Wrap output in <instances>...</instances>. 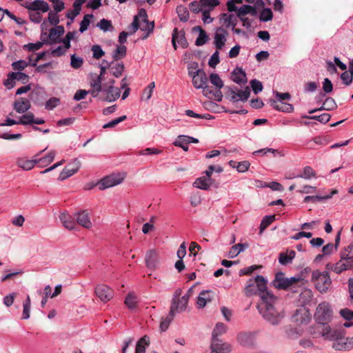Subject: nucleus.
I'll use <instances>...</instances> for the list:
<instances>
[{
    "instance_id": "obj_1",
    "label": "nucleus",
    "mask_w": 353,
    "mask_h": 353,
    "mask_svg": "<svg viewBox=\"0 0 353 353\" xmlns=\"http://www.w3.org/2000/svg\"><path fill=\"white\" fill-rule=\"evenodd\" d=\"M277 298L272 293H266L262 296L261 302L258 305V309L263 317L272 325L278 324L283 315L276 310L274 305Z\"/></svg>"
},
{
    "instance_id": "obj_2",
    "label": "nucleus",
    "mask_w": 353,
    "mask_h": 353,
    "mask_svg": "<svg viewBox=\"0 0 353 353\" xmlns=\"http://www.w3.org/2000/svg\"><path fill=\"white\" fill-rule=\"evenodd\" d=\"M259 293L261 299L266 293H270L267 290V281L263 276L257 275L254 279H250L247 281L245 288L246 296H252Z\"/></svg>"
},
{
    "instance_id": "obj_3",
    "label": "nucleus",
    "mask_w": 353,
    "mask_h": 353,
    "mask_svg": "<svg viewBox=\"0 0 353 353\" xmlns=\"http://www.w3.org/2000/svg\"><path fill=\"white\" fill-rule=\"evenodd\" d=\"M312 281L321 293L327 292L332 285V280L327 272L314 270L312 273Z\"/></svg>"
},
{
    "instance_id": "obj_4",
    "label": "nucleus",
    "mask_w": 353,
    "mask_h": 353,
    "mask_svg": "<svg viewBox=\"0 0 353 353\" xmlns=\"http://www.w3.org/2000/svg\"><path fill=\"white\" fill-rule=\"evenodd\" d=\"M314 318L320 324H327L332 318V309L331 305L325 301L320 303L316 307Z\"/></svg>"
},
{
    "instance_id": "obj_5",
    "label": "nucleus",
    "mask_w": 353,
    "mask_h": 353,
    "mask_svg": "<svg viewBox=\"0 0 353 353\" xmlns=\"http://www.w3.org/2000/svg\"><path fill=\"white\" fill-rule=\"evenodd\" d=\"M226 98L232 102L246 101L250 95V89L246 87L243 90L238 89L236 87H226Z\"/></svg>"
},
{
    "instance_id": "obj_6",
    "label": "nucleus",
    "mask_w": 353,
    "mask_h": 353,
    "mask_svg": "<svg viewBox=\"0 0 353 353\" xmlns=\"http://www.w3.org/2000/svg\"><path fill=\"white\" fill-rule=\"evenodd\" d=\"M326 269L334 272L336 274H341L344 271L353 269V259H347V257H343L341 254L340 260L335 263H328L326 265Z\"/></svg>"
},
{
    "instance_id": "obj_7",
    "label": "nucleus",
    "mask_w": 353,
    "mask_h": 353,
    "mask_svg": "<svg viewBox=\"0 0 353 353\" xmlns=\"http://www.w3.org/2000/svg\"><path fill=\"white\" fill-rule=\"evenodd\" d=\"M125 177V173H117L106 176L98 183L99 188L103 190L117 185L123 181Z\"/></svg>"
},
{
    "instance_id": "obj_8",
    "label": "nucleus",
    "mask_w": 353,
    "mask_h": 353,
    "mask_svg": "<svg viewBox=\"0 0 353 353\" xmlns=\"http://www.w3.org/2000/svg\"><path fill=\"white\" fill-rule=\"evenodd\" d=\"M189 76L192 77L195 88L204 90L208 88V77L203 70H190Z\"/></svg>"
},
{
    "instance_id": "obj_9",
    "label": "nucleus",
    "mask_w": 353,
    "mask_h": 353,
    "mask_svg": "<svg viewBox=\"0 0 353 353\" xmlns=\"http://www.w3.org/2000/svg\"><path fill=\"white\" fill-rule=\"evenodd\" d=\"M192 289L190 288L188 292L181 298L177 299L175 301H172L170 310V316H174L176 312L180 313L185 310Z\"/></svg>"
},
{
    "instance_id": "obj_10",
    "label": "nucleus",
    "mask_w": 353,
    "mask_h": 353,
    "mask_svg": "<svg viewBox=\"0 0 353 353\" xmlns=\"http://www.w3.org/2000/svg\"><path fill=\"white\" fill-rule=\"evenodd\" d=\"M301 280L302 279L300 277L284 278L282 272H278L275 276L274 285L278 289H288Z\"/></svg>"
},
{
    "instance_id": "obj_11",
    "label": "nucleus",
    "mask_w": 353,
    "mask_h": 353,
    "mask_svg": "<svg viewBox=\"0 0 353 353\" xmlns=\"http://www.w3.org/2000/svg\"><path fill=\"white\" fill-rule=\"evenodd\" d=\"M310 319L309 310L304 306L296 309L292 315V321L298 325L308 323Z\"/></svg>"
},
{
    "instance_id": "obj_12",
    "label": "nucleus",
    "mask_w": 353,
    "mask_h": 353,
    "mask_svg": "<svg viewBox=\"0 0 353 353\" xmlns=\"http://www.w3.org/2000/svg\"><path fill=\"white\" fill-rule=\"evenodd\" d=\"M22 6L29 11H36L44 13L50 10L48 3L43 0H34L31 2L26 1L22 4Z\"/></svg>"
},
{
    "instance_id": "obj_13",
    "label": "nucleus",
    "mask_w": 353,
    "mask_h": 353,
    "mask_svg": "<svg viewBox=\"0 0 353 353\" xmlns=\"http://www.w3.org/2000/svg\"><path fill=\"white\" fill-rule=\"evenodd\" d=\"M97 296L104 303L110 301L114 296V291L104 284L98 285L95 288Z\"/></svg>"
},
{
    "instance_id": "obj_14",
    "label": "nucleus",
    "mask_w": 353,
    "mask_h": 353,
    "mask_svg": "<svg viewBox=\"0 0 353 353\" xmlns=\"http://www.w3.org/2000/svg\"><path fill=\"white\" fill-rule=\"evenodd\" d=\"M228 36V31L223 28H217L214 35V44L216 50H222Z\"/></svg>"
},
{
    "instance_id": "obj_15",
    "label": "nucleus",
    "mask_w": 353,
    "mask_h": 353,
    "mask_svg": "<svg viewBox=\"0 0 353 353\" xmlns=\"http://www.w3.org/2000/svg\"><path fill=\"white\" fill-rule=\"evenodd\" d=\"M176 42L183 48H186L188 46V41L185 37V32L183 30L178 31L175 28L172 32V44L174 50H176Z\"/></svg>"
},
{
    "instance_id": "obj_16",
    "label": "nucleus",
    "mask_w": 353,
    "mask_h": 353,
    "mask_svg": "<svg viewBox=\"0 0 353 353\" xmlns=\"http://www.w3.org/2000/svg\"><path fill=\"white\" fill-rule=\"evenodd\" d=\"M77 223L86 229H90L92 227V223L90 220V214L88 210H81L75 214Z\"/></svg>"
},
{
    "instance_id": "obj_17",
    "label": "nucleus",
    "mask_w": 353,
    "mask_h": 353,
    "mask_svg": "<svg viewBox=\"0 0 353 353\" xmlns=\"http://www.w3.org/2000/svg\"><path fill=\"white\" fill-rule=\"evenodd\" d=\"M210 348L211 353H228L231 351L230 345L222 343L219 339H212Z\"/></svg>"
},
{
    "instance_id": "obj_18",
    "label": "nucleus",
    "mask_w": 353,
    "mask_h": 353,
    "mask_svg": "<svg viewBox=\"0 0 353 353\" xmlns=\"http://www.w3.org/2000/svg\"><path fill=\"white\" fill-rule=\"evenodd\" d=\"M213 292L210 290H203L197 297L196 305L198 308L204 307L206 304L211 302L213 298Z\"/></svg>"
},
{
    "instance_id": "obj_19",
    "label": "nucleus",
    "mask_w": 353,
    "mask_h": 353,
    "mask_svg": "<svg viewBox=\"0 0 353 353\" xmlns=\"http://www.w3.org/2000/svg\"><path fill=\"white\" fill-rule=\"evenodd\" d=\"M231 79L239 85L244 84L247 82L246 74L241 68L236 67L231 74Z\"/></svg>"
},
{
    "instance_id": "obj_20",
    "label": "nucleus",
    "mask_w": 353,
    "mask_h": 353,
    "mask_svg": "<svg viewBox=\"0 0 353 353\" xmlns=\"http://www.w3.org/2000/svg\"><path fill=\"white\" fill-rule=\"evenodd\" d=\"M31 107L30 101L21 97L16 101L14 103V109L18 113H24L28 111Z\"/></svg>"
},
{
    "instance_id": "obj_21",
    "label": "nucleus",
    "mask_w": 353,
    "mask_h": 353,
    "mask_svg": "<svg viewBox=\"0 0 353 353\" xmlns=\"http://www.w3.org/2000/svg\"><path fill=\"white\" fill-rule=\"evenodd\" d=\"M106 93L104 100L108 102L116 101L120 97V90L118 88L110 85L108 88L103 90Z\"/></svg>"
},
{
    "instance_id": "obj_22",
    "label": "nucleus",
    "mask_w": 353,
    "mask_h": 353,
    "mask_svg": "<svg viewBox=\"0 0 353 353\" xmlns=\"http://www.w3.org/2000/svg\"><path fill=\"white\" fill-rule=\"evenodd\" d=\"M192 32H199V36L196 39L195 45L201 46L205 44L209 40V37L206 32L201 26H195L192 28Z\"/></svg>"
},
{
    "instance_id": "obj_23",
    "label": "nucleus",
    "mask_w": 353,
    "mask_h": 353,
    "mask_svg": "<svg viewBox=\"0 0 353 353\" xmlns=\"http://www.w3.org/2000/svg\"><path fill=\"white\" fill-rule=\"evenodd\" d=\"M212 185V179L208 176H201L195 180L193 185L199 189L207 190Z\"/></svg>"
},
{
    "instance_id": "obj_24",
    "label": "nucleus",
    "mask_w": 353,
    "mask_h": 353,
    "mask_svg": "<svg viewBox=\"0 0 353 353\" xmlns=\"http://www.w3.org/2000/svg\"><path fill=\"white\" fill-rule=\"evenodd\" d=\"M59 219L66 229L72 230L76 228V222L69 214L65 212L61 213Z\"/></svg>"
},
{
    "instance_id": "obj_25",
    "label": "nucleus",
    "mask_w": 353,
    "mask_h": 353,
    "mask_svg": "<svg viewBox=\"0 0 353 353\" xmlns=\"http://www.w3.org/2000/svg\"><path fill=\"white\" fill-rule=\"evenodd\" d=\"M64 31L62 26H56L55 28H51L48 35V43L57 42V39L63 34Z\"/></svg>"
},
{
    "instance_id": "obj_26",
    "label": "nucleus",
    "mask_w": 353,
    "mask_h": 353,
    "mask_svg": "<svg viewBox=\"0 0 353 353\" xmlns=\"http://www.w3.org/2000/svg\"><path fill=\"white\" fill-rule=\"evenodd\" d=\"M202 93L205 97H208L209 99H213L214 100L219 102L221 101L223 98V94L222 92H221V89L219 88L216 90H212L210 89L209 87L208 86V88L205 90H202Z\"/></svg>"
},
{
    "instance_id": "obj_27",
    "label": "nucleus",
    "mask_w": 353,
    "mask_h": 353,
    "mask_svg": "<svg viewBox=\"0 0 353 353\" xmlns=\"http://www.w3.org/2000/svg\"><path fill=\"white\" fill-rule=\"evenodd\" d=\"M145 263L150 268H155L158 264L157 253L154 250H150L145 256Z\"/></svg>"
},
{
    "instance_id": "obj_28",
    "label": "nucleus",
    "mask_w": 353,
    "mask_h": 353,
    "mask_svg": "<svg viewBox=\"0 0 353 353\" xmlns=\"http://www.w3.org/2000/svg\"><path fill=\"white\" fill-rule=\"evenodd\" d=\"M338 191L336 190H333L331 191V192L328 194H326L325 196H307L304 198L303 201L305 203H309L312 202L315 203L316 201H321L324 200H327L329 199H331L333 195L337 194Z\"/></svg>"
},
{
    "instance_id": "obj_29",
    "label": "nucleus",
    "mask_w": 353,
    "mask_h": 353,
    "mask_svg": "<svg viewBox=\"0 0 353 353\" xmlns=\"http://www.w3.org/2000/svg\"><path fill=\"white\" fill-rule=\"evenodd\" d=\"M150 345V338L147 335L141 337L137 343L135 353H145Z\"/></svg>"
},
{
    "instance_id": "obj_30",
    "label": "nucleus",
    "mask_w": 353,
    "mask_h": 353,
    "mask_svg": "<svg viewBox=\"0 0 353 353\" xmlns=\"http://www.w3.org/2000/svg\"><path fill=\"white\" fill-rule=\"evenodd\" d=\"M221 20L223 21L225 28H234L236 25V19L232 14L223 13L221 14Z\"/></svg>"
},
{
    "instance_id": "obj_31",
    "label": "nucleus",
    "mask_w": 353,
    "mask_h": 353,
    "mask_svg": "<svg viewBox=\"0 0 353 353\" xmlns=\"http://www.w3.org/2000/svg\"><path fill=\"white\" fill-rule=\"evenodd\" d=\"M272 106L275 110L286 112H292L294 109L293 106L291 104L283 102L280 103L279 101H276L275 100H273L272 101Z\"/></svg>"
},
{
    "instance_id": "obj_32",
    "label": "nucleus",
    "mask_w": 353,
    "mask_h": 353,
    "mask_svg": "<svg viewBox=\"0 0 353 353\" xmlns=\"http://www.w3.org/2000/svg\"><path fill=\"white\" fill-rule=\"evenodd\" d=\"M237 341L242 346H249L252 344V336L248 332H240L237 334Z\"/></svg>"
},
{
    "instance_id": "obj_33",
    "label": "nucleus",
    "mask_w": 353,
    "mask_h": 353,
    "mask_svg": "<svg viewBox=\"0 0 353 353\" xmlns=\"http://www.w3.org/2000/svg\"><path fill=\"white\" fill-rule=\"evenodd\" d=\"M248 248V244L247 243H238L234 245H233L229 252H228V256L230 258H234L237 256L241 252L244 250L245 248Z\"/></svg>"
},
{
    "instance_id": "obj_34",
    "label": "nucleus",
    "mask_w": 353,
    "mask_h": 353,
    "mask_svg": "<svg viewBox=\"0 0 353 353\" xmlns=\"http://www.w3.org/2000/svg\"><path fill=\"white\" fill-rule=\"evenodd\" d=\"M55 157V152L51 151L46 156L39 158V159H35L36 160V164L39 163L41 167H45L51 163Z\"/></svg>"
},
{
    "instance_id": "obj_35",
    "label": "nucleus",
    "mask_w": 353,
    "mask_h": 353,
    "mask_svg": "<svg viewBox=\"0 0 353 353\" xmlns=\"http://www.w3.org/2000/svg\"><path fill=\"white\" fill-rule=\"evenodd\" d=\"M36 164V160H28L26 159H19L17 160V165L19 167L23 168L25 170H30L32 168H34V165Z\"/></svg>"
},
{
    "instance_id": "obj_36",
    "label": "nucleus",
    "mask_w": 353,
    "mask_h": 353,
    "mask_svg": "<svg viewBox=\"0 0 353 353\" xmlns=\"http://www.w3.org/2000/svg\"><path fill=\"white\" fill-rule=\"evenodd\" d=\"M315 171L310 166H306L303 168V170L301 174L294 176L292 178H303L305 179H310L312 177H315Z\"/></svg>"
},
{
    "instance_id": "obj_37",
    "label": "nucleus",
    "mask_w": 353,
    "mask_h": 353,
    "mask_svg": "<svg viewBox=\"0 0 353 353\" xmlns=\"http://www.w3.org/2000/svg\"><path fill=\"white\" fill-rule=\"evenodd\" d=\"M112 66L110 67L111 72L115 77H120L124 70V65L122 62L114 63H111Z\"/></svg>"
},
{
    "instance_id": "obj_38",
    "label": "nucleus",
    "mask_w": 353,
    "mask_h": 353,
    "mask_svg": "<svg viewBox=\"0 0 353 353\" xmlns=\"http://www.w3.org/2000/svg\"><path fill=\"white\" fill-rule=\"evenodd\" d=\"M173 144L175 146L182 148L184 151L188 150L189 147L186 135L178 136Z\"/></svg>"
},
{
    "instance_id": "obj_39",
    "label": "nucleus",
    "mask_w": 353,
    "mask_h": 353,
    "mask_svg": "<svg viewBox=\"0 0 353 353\" xmlns=\"http://www.w3.org/2000/svg\"><path fill=\"white\" fill-rule=\"evenodd\" d=\"M144 13H145V10H143ZM143 22L145 23L143 27H141V30L144 32H147L146 34L142 37L143 39H146L150 34H151L154 28V23L152 22H148L147 18H146V14H145V17L143 19Z\"/></svg>"
},
{
    "instance_id": "obj_40",
    "label": "nucleus",
    "mask_w": 353,
    "mask_h": 353,
    "mask_svg": "<svg viewBox=\"0 0 353 353\" xmlns=\"http://www.w3.org/2000/svg\"><path fill=\"white\" fill-rule=\"evenodd\" d=\"M176 12L177 13V15L182 22H186L189 19V12L183 6H179L176 7Z\"/></svg>"
},
{
    "instance_id": "obj_41",
    "label": "nucleus",
    "mask_w": 353,
    "mask_h": 353,
    "mask_svg": "<svg viewBox=\"0 0 353 353\" xmlns=\"http://www.w3.org/2000/svg\"><path fill=\"white\" fill-rule=\"evenodd\" d=\"M337 108V105L334 99L327 97L323 103L321 108L319 110L331 111L335 110Z\"/></svg>"
},
{
    "instance_id": "obj_42",
    "label": "nucleus",
    "mask_w": 353,
    "mask_h": 353,
    "mask_svg": "<svg viewBox=\"0 0 353 353\" xmlns=\"http://www.w3.org/2000/svg\"><path fill=\"white\" fill-rule=\"evenodd\" d=\"M322 336L325 339L334 340L336 337L335 332L332 331L331 327L327 324L323 325V328L321 332Z\"/></svg>"
},
{
    "instance_id": "obj_43",
    "label": "nucleus",
    "mask_w": 353,
    "mask_h": 353,
    "mask_svg": "<svg viewBox=\"0 0 353 353\" xmlns=\"http://www.w3.org/2000/svg\"><path fill=\"white\" fill-rule=\"evenodd\" d=\"M255 8L250 5H243V6L238 8L236 13L237 17L239 18H244L243 17L248 14H254Z\"/></svg>"
},
{
    "instance_id": "obj_44",
    "label": "nucleus",
    "mask_w": 353,
    "mask_h": 353,
    "mask_svg": "<svg viewBox=\"0 0 353 353\" xmlns=\"http://www.w3.org/2000/svg\"><path fill=\"white\" fill-rule=\"evenodd\" d=\"M97 26L103 32H112L114 30L112 21L105 19H101L99 22H98Z\"/></svg>"
},
{
    "instance_id": "obj_45",
    "label": "nucleus",
    "mask_w": 353,
    "mask_h": 353,
    "mask_svg": "<svg viewBox=\"0 0 353 353\" xmlns=\"http://www.w3.org/2000/svg\"><path fill=\"white\" fill-rule=\"evenodd\" d=\"M44 43H48V40L46 39L42 42L38 41L34 43H30L26 44V45H23V50H28L29 52H34V51L38 50L40 48H41Z\"/></svg>"
},
{
    "instance_id": "obj_46",
    "label": "nucleus",
    "mask_w": 353,
    "mask_h": 353,
    "mask_svg": "<svg viewBox=\"0 0 353 353\" xmlns=\"http://www.w3.org/2000/svg\"><path fill=\"white\" fill-rule=\"evenodd\" d=\"M137 303L138 299L133 293H129L125 299V304L131 310L136 308Z\"/></svg>"
},
{
    "instance_id": "obj_47",
    "label": "nucleus",
    "mask_w": 353,
    "mask_h": 353,
    "mask_svg": "<svg viewBox=\"0 0 353 353\" xmlns=\"http://www.w3.org/2000/svg\"><path fill=\"white\" fill-rule=\"evenodd\" d=\"M127 48L124 45H119L117 46L116 50L112 54L114 60H119L123 58L126 55Z\"/></svg>"
},
{
    "instance_id": "obj_48",
    "label": "nucleus",
    "mask_w": 353,
    "mask_h": 353,
    "mask_svg": "<svg viewBox=\"0 0 353 353\" xmlns=\"http://www.w3.org/2000/svg\"><path fill=\"white\" fill-rule=\"evenodd\" d=\"M333 347L337 350H350L353 348V336L352 337H348L346 339V341L344 342L342 345L339 343H334Z\"/></svg>"
},
{
    "instance_id": "obj_49",
    "label": "nucleus",
    "mask_w": 353,
    "mask_h": 353,
    "mask_svg": "<svg viewBox=\"0 0 353 353\" xmlns=\"http://www.w3.org/2000/svg\"><path fill=\"white\" fill-rule=\"evenodd\" d=\"M203 10L212 11L217 6L220 4L219 0H201Z\"/></svg>"
},
{
    "instance_id": "obj_50",
    "label": "nucleus",
    "mask_w": 353,
    "mask_h": 353,
    "mask_svg": "<svg viewBox=\"0 0 353 353\" xmlns=\"http://www.w3.org/2000/svg\"><path fill=\"white\" fill-rule=\"evenodd\" d=\"M227 330V326L223 323H216L212 334V339H219L218 336L224 334Z\"/></svg>"
},
{
    "instance_id": "obj_51",
    "label": "nucleus",
    "mask_w": 353,
    "mask_h": 353,
    "mask_svg": "<svg viewBox=\"0 0 353 353\" xmlns=\"http://www.w3.org/2000/svg\"><path fill=\"white\" fill-rule=\"evenodd\" d=\"M302 118L317 120L318 121H319L322 123H326L330 121L331 116H330V114H329L327 113H323V114H322L321 115H318V116H316V115H315V116L303 115Z\"/></svg>"
},
{
    "instance_id": "obj_52",
    "label": "nucleus",
    "mask_w": 353,
    "mask_h": 353,
    "mask_svg": "<svg viewBox=\"0 0 353 353\" xmlns=\"http://www.w3.org/2000/svg\"><path fill=\"white\" fill-rule=\"evenodd\" d=\"M79 168V165H77L75 168H70L68 167H66L63 170V171L61 172L59 176L60 180L65 179L66 178H68L71 176H72L74 174H75Z\"/></svg>"
},
{
    "instance_id": "obj_53",
    "label": "nucleus",
    "mask_w": 353,
    "mask_h": 353,
    "mask_svg": "<svg viewBox=\"0 0 353 353\" xmlns=\"http://www.w3.org/2000/svg\"><path fill=\"white\" fill-rule=\"evenodd\" d=\"M92 17L93 15L92 14H86L84 15L82 21L80 23L79 32L81 33H83L88 29Z\"/></svg>"
},
{
    "instance_id": "obj_54",
    "label": "nucleus",
    "mask_w": 353,
    "mask_h": 353,
    "mask_svg": "<svg viewBox=\"0 0 353 353\" xmlns=\"http://www.w3.org/2000/svg\"><path fill=\"white\" fill-rule=\"evenodd\" d=\"M275 215L265 216L262 219L260 224V233L266 229L272 222L275 221Z\"/></svg>"
},
{
    "instance_id": "obj_55",
    "label": "nucleus",
    "mask_w": 353,
    "mask_h": 353,
    "mask_svg": "<svg viewBox=\"0 0 353 353\" xmlns=\"http://www.w3.org/2000/svg\"><path fill=\"white\" fill-rule=\"evenodd\" d=\"M34 114L31 112H28L26 114L22 115L18 123L21 125H30L33 124Z\"/></svg>"
},
{
    "instance_id": "obj_56",
    "label": "nucleus",
    "mask_w": 353,
    "mask_h": 353,
    "mask_svg": "<svg viewBox=\"0 0 353 353\" xmlns=\"http://www.w3.org/2000/svg\"><path fill=\"white\" fill-rule=\"evenodd\" d=\"M210 81L216 88L221 89L224 85L223 81L216 73H212L210 75Z\"/></svg>"
},
{
    "instance_id": "obj_57",
    "label": "nucleus",
    "mask_w": 353,
    "mask_h": 353,
    "mask_svg": "<svg viewBox=\"0 0 353 353\" xmlns=\"http://www.w3.org/2000/svg\"><path fill=\"white\" fill-rule=\"evenodd\" d=\"M30 296L28 295L26 300L25 301L23 305V319H28L30 318Z\"/></svg>"
},
{
    "instance_id": "obj_58",
    "label": "nucleus",
    "mask_w": 353,
    "mask_h": 353,
    "mask_svg": "<svg viewBox=\"0 0 353 353\" xmlns=\"http://www.w3.org/2000/svg\"><path fill=\"white\" fill-rule=\"evenodd\" d=\"M16 77L14 72L8 73L7 79L3 81V85L8 89H11L15 85Z\"/></svg>"
},
{
    "instance_id": "obj_59",
    "label": "nucleus",
    "mask_w": 353,
    "mask_h": 353,
    "mask_svg": "<svg viewBox=\"0 0 353 353\" xmlns=\"http://www.w3.org/2000/svg\"><path fill=\"white\" fill-rule=\"evenodd\" d=\"M155 87L154 82H151L148 84V85L144 89L143 92L142 99H145L146 101H148L152 97V94L153 92V90Z\"/></svg>"
},
{
    "instance_id": "obj_60",
    "label": "nucleus",
    "mask_w": 353,
    "mask_h": 353,
    "mask_svg": "<svg viewBox=\"0 0 353 353\" xmlns=\"http://www.w3.org/2000/svg\"><path fill=\"white\" fill-rule=\"evenodd\" d=\"M30 63H28V61L21 59L13 62L12 63V68L14 70L21 71L24 70L28 65H29Z\"/></svg>"
},
{
    "instance_id": "obj_61",
    "label": "nucleus",
    "mask_w": 353,
    "mask_h": 353,
    "mask_svg": "<svg viewBox=\"0 0 353 353\" xmlns=\"http://www.w3.org/2000/svg\"><path fill=\"white\" fill-rule=\"evenodd\" d=\"M92 57L96 59L101 58L105 52L99 45H94L92 46Z\"/></svg>"
},
{
    "instance_id": "obj_62",
    "label": "nucleus",
    "mask_w": 353,
    "mask_h": 353,
    "mask_svg": "<svg viewBox=\"0 0 353 353\" xmlns=\"http://www.w3.org/2000/svg\"><path fill=\"white\" fill-rule=\"evenodd\" d=\"M273 14L270 8H264L261 12L260 20L262 21H268L272 20Z\"/></svg>"
},
{
    "instance_id": "obj_63",
    "label": "nucleus",
    "mask_w": 353,
    "mask_h": 353,
    "mask_svg": "<svg viewBox=\"0 0 353 353\" xmlns=\"http://www.w3.org/2000/svg\"><path fill=\"white\" fill-rule=\"evenodd\" d=\"M60 103V99L57 97L50 98L46 103V109L52 110Z\"/></svg>"
},
{
    "instance_id": "obj_64",
    "label": "nucleus",
    "mask_w": 353,
    "mask_h": 353,
    "mask_svg": "<svg viewBox=\"0 0 353 353\" xmlns=\"http://www.w3.org/2000/svg\"><path fill=\"white\" fill-rule=\"evenodd\" d=\"M347 259H353V242L350 243L341 253Z\"/></svg>"
}]
</instances>
